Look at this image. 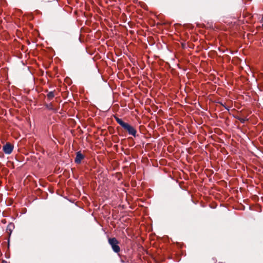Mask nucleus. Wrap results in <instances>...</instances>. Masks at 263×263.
Returning <instances> with one entry per match:
<instances>
[{
  "mask_svg": "<svg viewBox=\"0 0 263 263\" xmlns=\"http://www.w3.org/2000/svg\"><path fill=\"white\" fill-rule=\"evenodd\" d=\"M46 107L50 110L54 109L51 103H49V104H46Z\"/></svg>",
  "mask_w": 263,
  "mask_h": 263,
  "instance_id": "obj_7",
  "label": "nucleus"
},
{
  "mask_svg": "<svg viewBox=\"0 0 263 263\" xmlns=\"http://www.w3.org/2000/svg\"><path fill=\"white\" fill-rule=\"evenodd\" d=\"M13 146L9 143H6L3 146V151L4 153L6 154H10L12 153L13 151Z\"/></svg>",
  "mask_w": 263,
  "mask_h": 263,
  "instance_id": "obj_3",
  "label": "nucleus"
},
{
  "mask_svg": "<svg viewBox=\"0 0 263 263\" xmlns=\"http://www.w3.org/2000/svg\"><path fill=\"white\" fill-rule=\"evenodd\" d=\"M108 243L111 247L112 250L115 253H119L120 252V248L118 245L119 242L116 238L114 237L109 238Z\"/></svg>",
  "mask_w": 263,
  "mask_h": 263,
  "instance_id": "obj_1",
  "label": "nucleus"
},
{
  "mask_svg": "<svg viewBox=\"0 0 263 263\" xmlns=\"http://www.w3.org/2000/svg\"><path fill=\"white\" fill-rule=\"evenodd\" d=\"M54 91H50L47 94V98L49 100H51L54 97Z\"/></svg>",
  "mask_w": 263,
  "mask_h": 263,
  "instance_id": "obj_6",
  "label": "nucleus"
},
{
  "mask_svg": "<svg viewBox=\"0 0 263 263\" xmlns=\"http://www.w3.org/2000/svg\"><path fill=\"white\" fill-rule=\"evenodd\" d=\"M84 158L83 155L80 152H78L77 153V155L74 159V161L77 163H79L81 162V160Z\"/></svg>",
  "mask_w": 263,
  "mask_h": 263,
  "instance_id": "obj_4",
  "label": "nucleus"
},
{
  "mask_svg": "<svg viewBox=\"0 0 263 263\" xmlns=\"http://www.w3.org/2000/svg\"><path fill=\"white\" fill-rule=\"evenodd\" d=\"M123 128L126 130L129 135H132L135 137H136L137 131L136 129L128 123H126Z\"/></svg>",
  "mask_w": 263,
  "mask_h": 263,
  "instance_id": "obj_2",
  "label": "nucleus"
},
{
  "mask_svg": "<svg viewBox=\"0 0 263 263\" xmlns=\"http://www.w3.org/2000/svg\"><path fill=\"white\" fill-rule=\"evenodd\" d=\"M2 263H7V262L5 260H3Z\"/></svg>",
  "mask_w": 263,
  "mask_h": 263,
  "instance_id": "obj_8",
  "label": "nucleus"
},
{
  "mask_svg": "<svg viewBox=\"0 0 263 263\" xmlns=\"http://www.w3.org/2000/svg\"><path fill=\"white\" fill-rule=\"evenodd\" d=\"M115 120L116 121V122L120 125L122 127L124 126V125L126 123L124 122L123 121V120L118 118V117H115Z\"/></svg>",
  "mask_w": 263,
  "mask_h": 263,
  "instance_id": "obj_5",
  "label": "nucleus"
}]
</instances>
